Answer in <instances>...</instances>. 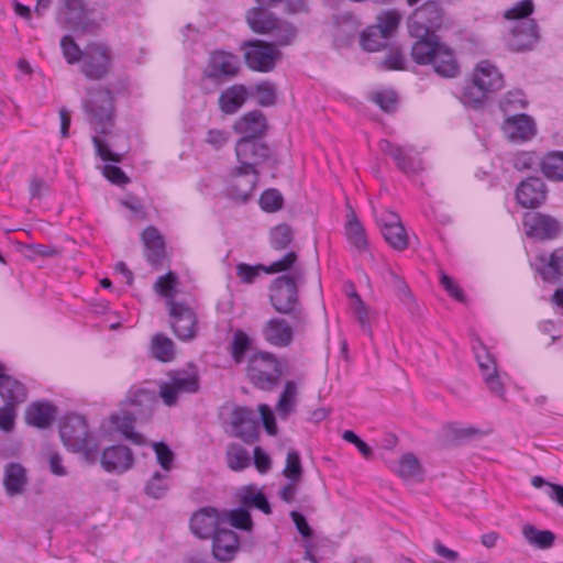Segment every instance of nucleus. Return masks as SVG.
Here are the masks:
<instances>
[{
  "mask_svg": "<svg viewBox=\"0 0 563 563\" xmlns=\"http://www.w3.org/2000/svg\"><path fill=\"white\" fill-rule=\"evenodd\" d=\"M534 10L532 0H521L516 2L509 9L505 10L503 16L506 20H515L516 22L521 20H528Z\"/></svg>",
  "mask_w": 563,
  "mask_h": 563,
  "instance_id": "53",
  "label": "nucleus"
},
{
  "mask_svg": "<svg viewBox=\"0 0 563 563\" xmlns=\"http://www.w3.org/2000/svg\"><path fill=\"white\" fill-rule=\"evenodd\" d=\"M294 239V231L286 223L274 227L269 232L271 245L275 250L286 249Z\"/></svg>",
  "mask_w": 563,
  "mask_h": 563,
  "instance_id": "49",
  "label": "nucleus"
},
{
  "mask_svg": "<svg viewBox=\"0 0 563 563\" xmlns=\"http://www.w3.org/2000/svg\"><path fill=\"white\" fill-rule=\"evenodd\" d=\"M522 225L526 234L538 241L554 240L563 230V224L559 219L538 211L526 212Z\"/></svg>",
  "mask_w": 563,
  "mask_h": 563,
  "instance_id": "13",
  "label": "nucleus"
},
{
  "mask_svg": "<svg viewBox=\"0 0 563 563\" xmlns=\"http://www.w3.org/2000/svg\"><path fill=\"white\" fill-rule=\"evenodd\" d=\"M258 173L249 172L245 167H234L229 176L227 195L235 200L245 202L252 195Z\"/></svg>",
  "mask_w": 563,
  "mask_h": 563,
  "instance_id": "19",
  "label": "nucleus"
},
{
  "mask_svg": "<svg viewBox=\"0 0 563 563\" xmlns=\"http://www.w3.org/2000/svg\"><path fill=\"white\" fill-rule=\"evenodd\" d=\"M416 38L417 41L411 48V56L417 64H431L434 71L442 77L452 78L456 76L459 66L452 51L441 44L434 33Z\"/></svg>",
  "mask_w": 563,
  "mask_h": 563,
  "instance_id": "2",
  "label": "nucleus"
},
{
  "mask_svg": "<svg viewBox=\"0 0 563 563\" xmlns=\"http://www.w3.org/2000/svg\"><path fill=\"white\" fill-rule=\"evenodd\" d=\"M112 55L102 43H89L84 48V62L80 65L82 74L93 80L102 79L111 69Z\"/></svg>",
  "mask_w": 563,
  "mask_h": 563,
  "instance_id": "12",
  "label": "nucleus"
},
{
  "mask_svg": "<svg viewBox=\"0 0 563 563\" xmlns=\"http://www.w3.org/2000/svg\"><path fill=\"white\" fill-rule=\"evenodd\" d=\"M58 14L64 15L71 27H78L87 16V7L84 0H60Z\"/></svg>",
  "mask_w": 563,
  "mask_h": 563,
  "instance_id": "38",
  "label": "nucleus"
},
{
  "mask_svg": "<svg viewBox=\"0 0 563 563\" xmlns=\"http://www.w3.org/2000/svg\"><path fill=\"white\" fill-rule=\"evenodd\" d=\"M54 416L53 406L46 402H34L26 409L25 420L31 426L44 429L52 423Z\"/></svg>",
  "mask_w": 563,
  "mask_h": 563,
  "instance_id": "37",
  "label": "nucleus"
},
{
  "mask_svg": "<svg viewBox=\"0 0 563 563\" xmlns=\"http://www.w3.org/2000/svg\"><path fill=\"white\" fill-rule=\"evenodd\" d=\"M151 351L153 356L162 362H170L175 356L174 342L162 333L152 338Z\"/></svg>",
  "mask_w": 563,
  "mask_h": 563,
  "instance_id": "45",
  "label": "nucleus"
},
{
  "mask_svg": "<svg viewBox=\"0 0 563 563\" xmlns=\"http://www.w3.org/2000/svg\"><path fill=\"white\" fill-rule=\"evenodd\" d=\"M298 255L296 252L290 251L277 261L272 262L269 265L263 267V272L266 274H292L294 269L302 268L297 264Z\"/></svg>",
  "mask_w": 563,
  "mask_h": 563,
  "instance_id": "47",
  "label": "nucleus"
},
{
  "mask_svg": "<svg viewBox=\"0 0 563 563\" xmlns=\"http://www.w3.org/2000/svg\"><path fill=\"white\" fill-rule=\"evenodd\" d=\"M398 475L406 481H420L422 468L419 460L411 453L404 454L397 467Z\"/></svg>",
  "mask_w": 563,
  "mask_h": 563,
  "instance_id": "43",
  "label": "nucleus"
},
{
  "mask_svg": "<svg viewBox=\"0 0 563 563\" xmlns=\"http://www.w3.org/2000/svg\"><path fill=\"white\" fill-rule=\"evenodd\" d=\"M145 256L148 263L157 266L165 257V243L162 234L154 227L146 228L142 233Z\"/></svg>",
  "mask_w": 563,
  "mask_h": 563,
  "instance_id": "33",
  "label": "nucleus"
},
{
  "mask_svg": "<svg viewBox=\"0 0 563 563\" xmlns=\"http://www.w3.org/2000/svg\"><path fill=\"white\" fill-rule=\"evenodd\" d=\"M385 241L396 251H404L408 246V234L400 217L390 210H385L376 217Z\"/></svg>",
  "mask_w": 563,
  "mask_h": 563,
  "instance_id": "16",
  "label": "nucleus"
},
{
  "mask_svg": "<svg viewBox=\"0 0 563 563\" xmlns=\"http://www.w3.org/2000/svg\"><path fill=\"white\" fill-rule=\"evenodd\" d=\"M241 504L243 507H255L267 515L272 512L267 498L261 492L247 489L241 496Z\"/></svg>",
  "mask_w": 563,
  "mask_h": 563,
  "instance_id": "54",
  "label": "nucleus"
},
{
  "mask_svg": "<svg viewBox=\"0 0 563 563\" xmlns=\"http://www.w3.org/2000/svg\"><path fill=\"white\" fill-rule=\"evenodd\" d=\"M504 77L489 60H481L472 75V82L464 88L462 100L465 103L481 104L487 93L504 87Z\"/></svg>",
  "mask_w": 563,
  "mask_h": 563,
  "instance_id": "3",
  "label": "nucleus"
},
{
  "mask_svg": "<svg viewBox=\"0 0 563 563\" xmlns=\"http://www.w3.org/2000/svg\"><path fill=\"white\" fill-rule=\"evenodd\" d=\"M227 526V518L211 507H203L196 511L190 519V529L200 539L212 537L219 528Z\"/></svg>",
  "mask_w": 563,
  "mask_h": 563,
  "instance_id": "22",
  "label": "nucleus"
},
{
  "mask_svg": "<svg viewBox=\"0 0 563 563\" xmlns=\"http://www.w3.org/2000/svg\"><path fill=\"white\" fill-rule=\"evenodd\" d=\"M536 271L544 282L563 283V249H556L551 254H540L533 263ZM551 301L554 306L563 309V288H558Z\"/></svg>",
  "mask_w": 563,
  "mask_h": 563,
  "instance_id": "10",
  "label": "nucleus"
},
{
  "mask_svg": "<svg viewBox=\"0 0 563 563\" xmlns=\"http://www.w3.org/2000/svg\"><path fill=\"white\" fill-rule=\"evenodd\" d=\"M232 433L247 443L257 438L258 421L253 410L246 407H234L230 413Z\"/></svg>",
  "mask_w": 563,
  "mask_h": 563,
  "instance_id": "20",
  "label": "nucleus"
},
{
  "mask_svg": "<svg viewBox=\"0 0 563 563\" xmlns=\"http://www.w3.org/2000/svg\"><path fill=\"white\" fill-rule=\"evenodd\" d=\"M528 101L520 90L509 91L500 101V109L505 115H514L515 111L526 109Z\"/></svg>",
  "mask_w": 563,
  "mask_h": 563,
  "instance_id": "51",
  "label": "nucleus"
},
{
  "mask_svg": "<svg viewBox=\"0 0 563 563\" xmlns=\"http://www.w3.org/2000/svg\"><path fill=\"white\" fill-rule=\"evenodd\" d=\"M522 534L530 545L542 550L550 549L555 541V536L552 531L540 530L530 523L522 527Z\"/></svg>",
  "mask_w": 563,
  "mask_h": 563,
  "instance_id": "40",
  "label": "nucleus"
},
{
  "mask_svg": "<svg viewBox=\"0 0 563 563\" xmlns=\"http://www.w3.org/2000/svg\"><path fill=\"white\" fill-rule=\"evenodd\" d=\"M386 272L398 298L405 305L411 306L415 302L413 296L404 278L399 276L389 265L386 266Z\"/></svg>",
  "mask_w": 563,
  "mask_h": 563,
  "instance_id": "52",
  "label": "nucleus"
},
{
  "mask_svg": "<svg viewBox=\"0 0 563 563\" xmlns=\"http://www.w3.org/2000/svg\"><path fill=\"white\" fill-rule=\"evenodd\" d=\"M283 196L277 189H267L260 198L262 209L268 212L279 210L283 207Z\"/></svg>",
  "mask_w": 563,
  "mask_h": 563,
  "instance_id": "59",
  "label": "nucleus"
},
{
  "mask_svg": "<svg viewBox=\"0 0 563 563\" xmlns=\"http://www.w3.org/2000/svg\"><path fill=\"white\" fill-rule=\"evenodd\" d=\"M59 434L63 443L68 449L85 453L87 459L96 454L98 449L97 441L89 432L82 416H66L59 427Z\"/></svg>",
  "mask_w": 563,
  "mask_h": 563,
  "instance_id": "6",
  "label": "nucleus"
},
{
  "mask_svg": "<svg viewBox=\"0 0 563 563\" xmlns=\"http://www.w3.org/2000/svg\"><path fill=\"white\" fill-rule=\"evenodd\" d=\"M541 170L547 178L563 180V152H551L543 156Z\"/></svg>",
  "mask_w": 563,
  "mask_h": 563,
  "instance_id": "42",
  "label": "nucleus"
},
{
  "mask_svg": "<svg viewBox=\"0 0 563 563\" xmlns=\"http://www.w3.org/2000/svg\"><path fill=\"white\" fill-rule=\"evenodd\" d=\"M443 24V11L438 2L430 1L418 8L408 19L409 33L421 37L435 33Z\"/></svg>",
  "mask_w": 563,
  "mask_h": 563,
  "instance_id": "11",
  "label": "nucleus"
},
{
  "mask_svg": "<svg viewBox=\"0 0 563 563\" xmlns=\"http://www.w3.org/2000/svg\"><path fill=\"white\" fill-rule=\"evenodd\" d=\"M239 70V57L230 52L218 49L210 54L203 75L209 79L223 81L235 77Z\"/></svg>",
  "mask_w": 563,
  "mask_h": 563,
  "instance_id": "14",
  "label": "nucleus"
},
{
  "mask_svg": "<svg viewBox=\"0 0 563 563\" xmlns=\"http://www.w3.org/2000/svg\"><path fill=\"white\" fill-rule=\"evenodd\" d=\"M264 339L272 345L278 347L288 346L294 339L292 327L282 318L268 320L262 330Z\"/></svg>",
  "mask_w": 563,
  "mask_h": 563,
  "instance_id": "29",
  "label": "nucleus"
},
{
  "mask_svg": "<svg viewBox=\"0 0 563 563\" xmlns=\"http://www.w3.org/2000/svg\"><path fill=\"white\" fill-rule=\"evenodd\" d=\"M280 376V363L273 354L260 352L250 357L247 377L257 388L272 390L277 386Z\"/></svg>",
  "mask_w": 563,
  "mask_h": 563,
  "instance_id": "7",
  "label": "nucleus"
},
{
  "mask_svg": "<svg viewBox=\"0 0 563 563\" xmlns=\"http://www.w3.org/2000/svg\"><path fill=\"white\" fill-rule=\"evenodd\" d=\"M152 448L156 455V461L161 465L163 472L169 474L173 463L175 460V454L170 450V448L164 442H153Z\"/></svg>",
  "mask_w": 563,
  "mask_h": 563,
  "instance_id": "55",
  "label": "nucleus"
},
{
  "mask_svg": "<svg viewBox=\"0 0 563 563\" xmlns=\"http://www.w3.org/2000/svg\"><path fill=\"white\" fill-rule=\"evenodd\" d=\"M249 91L243 85L227 88L219 97V108L225 114L236 113L245 103Z\"/></svg>",
  "mask_w": 563,
  "mask_h": 563,
  "instance_id": "35",
  "label": "nucleus"
},
{
  "mask_svg": "<svg viewBox=\"0 0 563 563\" xmlns=\"http://www.w3.org/2000/svg\"><path fill=\"white\" fill-rule=\"evenodd\" d=\"M177 286L178 276L173 272H168L157 278L154 284V290L167 300V305L170 308V303L176 302L174 298L177 291Z\"/></svg>",
  "mask_w": 563,
  "mask_h": 563,
  "instance_id": "44",
  "label": "nucleus"
},
{
  "mask_svg": "<svg viewBox=\"0 0 563 563\" xmlns=\"http://www.w3.org/2000/svg\"><path fill=\"white\" fill-rule=\"evenodd\" d=\"M169 314L172 317L170 325L179 340L187 341L196 336L197 317L189 307L184 303L172 302Z\"/></svg>",
  "mask_w": 563,
  "mask_h": 563,
  "instance_id": "21",
  "label": "nucleus"
},
{
  "mask_svg": "<svg viewBox=\"0 0 563 563\" xmlns=\"http://www.w3.org/2000/svg\"><path fill=\"white\" fill-rule=\"evenodd\" d=\"M251 346V339L243 331H236L232 340V357L236 363L244 360L245 353Z\"/></svg>",
  "mask_w": 563,
  "mask_h": 563,
  "instance_id": "57",
  "label": "nucleus"
},
{
  "mask_svg": "<svg viewBox=\"0 0 563 563\" xmlns=\"http://www.w3.org/2000/svg\"><path fill=\"white\" fill-rule=\"evenodd\" d=\"M0 396L5 404L19 405L26 399V389L22 383L7 374L0 363Z\"/></svg>",
  "mask_w": 563,
  "mask_h": 563,
  "instance_id": "32",
  "label": "nucleus"
},
{
  "mask_svg": "<svg viewBox=\"0 0 563 563\" xmlns=\"http://www.w3.org/2000/svg\"><path fill=\"white\" fill-rule=\"evenodd\" d=\"M547 197L545 185L538 177H530L517 187V201L525 208H536L542 205Z\"/></svg>",
  "mask_w": 563,
  "mask_h": 563,
  "instance_id": "27",
  "label": "nucleus"
},
{
  "mask_svg": "<svg viewBox=\"0 0 563 563\" xmlns=\"http://www.w3.org/2000/svg\"><path fill=\"white\" fill-rule=\"evenodd\" d=\"M126 402L130 405L131 411L140 419L147 418L152 415L156 405V395L147 389H133L130 390Z\"/></svg>",
  "mask_w": 563,
  "mask_h": 563,
  "instance_id": "34",
  "label": "nucleus"
},
{
  "mask_svg": "<svg viewBox=\"0 0 563 563\" xmlns=\"http://www.w3.org/2000/svg\"><path fill=\"white\" fill-rule=\"evenodd\" d=\"M260 5H274L278 2H285L286 12L289 14L308 13V0H256Z\"/></svg>",
  "mask_w": 563,
  "mask_h": 563,
  "instance_id": "60",
  "label": "nucleus"
},
{
  "mask_svg": "<svg viewBox=\"0 0 563 563\" xmlns=\"http://www.w3.org/2000/svg\"><path fill=\"white\" fill-rule=\"evenodd\" d=\"M401 15L395 10H387L377 16V23L369 26V35L380 33L388 38L400 23Z\"/></svg>",
  "mask_w": 563,
  "mask_h": 563,
  "instance_id": "41",
  "label": "nucleus"
},
{
  "mask_svg": "<svg viewBox=\"0 0 563 563\" xmlns=\"http://www.w3.org/2000/svg\"><path fill=\"white\" fill-rule=\"evenodd\" d=\"M386 44L387 38L380 33L369 35V27H367V30L364 31L361 35V45L366 51L377 52L380 48L385 47Z\"/></svg>",
  "mask_w": 563,
  "mask_h": 563,
  "instance_id": "61",
  "label": "nucleus"
},
{
  "mask_svg": "<svg viewBox=\"0 0 563 563\" xmlns=\"http://www.w3.org/2000/svg\"><path fill=\"white\" fill-rule=\"evenodd\" d=\"M379 148L383 153L391 156L398 168L406 174L417 173L422 169V161L418 152L411 146L402 147L387 140H382Z\"/></svg>",
  "mask_w": 563,
  "mask_h": 563,
  "instance_id": "23",
  "label": "nucleus"
},
{
  "mask_svg": "<svg viewBox=\"0 0 563 563\" xmlns=\"http://www.w3.org/2000/svg\"><path fill=\"white\" fill-rule=\"evenodd\" d=\"M200 388V377L196 366L170 373L169 380L159 387V397L168 406H175L181 395L195 394Z\"/></svg>",
  "mask_w": 563,
  "mask_h": 563,
  "instance_id": "8",
  "label": "nucleus"
},
{
  "mask_svg": "<svg viewBox=\"0 0 563 563\" xmlns=\"http://www.w3.org/2000/svg\"><path fill=\"white\" fill-rule=\"evenodd\" d=\"M84 107L92 129L100 134H108L113 126L114 117L111 91L101 87L91 88Z\"/></svg>",
  "mask_w": 563,
  "mask_h": 563,
  "instance_id": "5",
  "label": "nucleus"
},
{
  "mask_svg": "<svg viewBox=\"0 0 563 563\" xmlns=\"http://www.w3.org/2000/svg\"><path fill=\"white\" fill-rule=\"evenodd\" d=\"M228 466L233 471H241L251 465L249 451L240 444H230L227 449Z\"/></svg>",
  "mask_w": 563,
  "mask_h": 563,
  "instance_id": "46",
  "label": "nucleus"
},
{
  "mask_svg": "<svg viewBox=\"0 0 563 563\" xmlns=\"http://www.w3.org/2000/svg\"><path fill=\"white\" fill-rule=\"evenodd\" d=\"M284 475L294 483H298L302 475L300 455L296 451H289L286 457Z\"/></svg>",
  "mask_w": 563,
  "mask_h": 563,
  "instance_id": "58",
  "label": "nucleus"
},
{
  "mask_svg": "<svg viewBox=\"0 0 563 563\" xmlns=\"http://www.w3.org/2000/svg\"><path fill=\"white\" fill-rule=\"evenodd\" d=\"M169 474L155 472L144 487L147 496L159 499L163 498L168 490Z\"/></svg>",
  "mask_w": 563,
  "mask_h": 563,
  "instance_id": "48",
  "label": "nucleus"
},
{
  "mask_svg": "<svg viewBox=\"0 0 563 563\" xmlns=\"http://www.w3.org/2000/svg\"><path fill=\"white\" fill-rule=\"evenodd\" d=\"M297 394L298 388L296 383L292 380L286 382L276 405V412L280 419L286 420L295 411Z\"/></svg>",
  "mask_w": 563,
  "mask_h": 563,
  "instance_id": "39",
  "label": "nucleus"
},
{
  "mask_svg": "<svg viewBox=\"0 0 563 563\" xmlns=\"http://www.w3.org/2000/svg\"><path fill=\"white\" fill-rule=\"evenodd\" d=\"M473 351L486 386L492 393L503 397L505 388L500 380L495 358L479 341L477 345H473Z\"/></svg>",
  "mask_w": 563,
  "mask_h": 563,
  "instance_id": "17",
  "label": "nucleus"
},
{
  "mask_svg": "<svg viewBox=\"0 0 563 563\" xmlns=\"http://www.w3.org/2000/svg\"><path fill=\"white\" fill-rule=\"evenodd\" d=\"M345 234L349 243L360 253L364 254L368 251V241L365 230L357 220L354 210L349 207L346 214Z\"/></svg>",
  "mask_w": 563,
  "mask_h": 563,
  "instance_id": "36",
  "label": "nucleus"
},
{
  "mask_svg": "<svg viewBox=\"0 0 563 563\" xmlns=\"http://www.w3.org/2000/svg\"><path fill=\"white\" fill-rule=\"evenodd\" d=\"M60 47L67 63L75 64L78 62H84V49H80L71 36H63L60 40Z\"/></svg>",
  "mask_w": 563,
  "mask_h": 563,
  "instance_id": "56",
  "label": "nucleus"
},
{
  "mask_svg": "<svg viewBox=\"0 0 563 563\" xmlns=\"http://www.w3.org/2000/svg\"><path fill=\"white\" fill-rule=\"evenodd\" d=\"M2 484L7 496H21L29 485L27 470L18 462H10L3 466Z\"/></svg>",
  "mask_w": 563,
  "mask_h": 563,
  "instance_id": "26",
  "label": "nucleus"
},
{
  "mask_svg": "<svg viewBox=\"0 0 563 563\" xmlns=\"http://www.w3.org/2000/svg\"><path fill=\"white\" fill-rule=\"evenodd\" d=\"M220 515L227 518V527L231 526L246 531H250L253 527L250 511L245 508H238L228 512L223 511Z\"/></svg>",
  "mask_w": 563,
  "mask_h": 563,
  "instance_id": "50",
  "label": "nucleus"
},
{
  "mask_svg": "<svg viewBox=\"0 0 563 563\" xmlns=\"http://www.w3.org/2000/svg\"><path fill=\"white\" fill-rule=\"evenodd\" d=\"M351 297L355 300L354 302V313L356 316V319L358 320L362 329L366 331L369 335L372 334L371 328H369V319H368V310L361 297L353 291L351 294Z\"/></svg>",
  "mask_w": 563,
  "mask_h": 563,
  "instance_id": "63",
  "label": "nucleus"
},
{
  "mask_svg": "<svg viewBox=\"0 0 563 563\" xmlns=\"http://www.w3.org/2000/svg\"><path fill=\"white\" fill-rule=\"evenodd\" d=\"M303 280V269L296 268L292 274L278 276L269 286V301L273 308L279 313L290 314L295 328L305 324L307 321V314L300 306L298 296V286Z\"/></svg>",
  "mask_w": 563,
  "mask_h": 563,
  "instance_id": "1",
  "label": "nucleus"
},
{
  "mask_svg": "<svg viewBox=\"0 0 563 563\" xmlns=\"http://www.w3.org/2000/svg\"><path fill=\"white\" fill-rule=\"evenodd\" d=\"M230 141V132L220 129H210L205 137V142L214 150H220Z\"/></svg>",
  "mask_w": 563,
  "mask_h": 563,
  "instance_id": "64",
  "label": "nucleus"
},
{
  "mask_svg": "<svg viewBox=\"0 0 563 563\" xmlns=\"http://www.w3.org/2000/svg\"><path fill=\"white\" fill-rule=\"evenodd\" d=\"M134 464L132 451L124 445H112L103 450L101 465L109 473L122 474Z\"/></svg>",
  "mask_w": 563,
  "mask_h": 563,
  "instance_id": "24",
  "label": "nucleus"
},
{
  "mask_svg": "<svg viewBox=\"0 0 563 563\" xmlns=\"http://www.w3.org/2000/svg\"><path fill=\"white\" fill-rule=\"evenodd\" d=\"M257 102L263 107L273 106L276 101L275 86L268 81H263L256 86Z\"/></svg>",
  "mask_w": 563,
  "mask_h": 563,
  "instance_id": "62",
  "label": "nucleus"
},
{
  "mask_svg": "<svg viewBox=\"0 0 563 563\" xmlns=\"http://www.w3.org/2000/svg\"><path fill=\"white\" fill-rule=\"evenodd\" d=\"M246 65L256 71L268 73L282 58L280 51L273 43L254 40L242 44Z\"/></svg>",
  "mask_w": 563,
  "mask_h": 563,
  "instance_id": "9",
  "label": "nucleus"
},
{
  "mask_svg": "<svg viewBox=\"0 0 563 563\" xmlns=\"http://www.w3.org/2000/svg\"><path fill=\"white\" fill-rule=\"evenodd\" d=\"M133 411H124L121 415L114 413L109 418L110 426L113 430L118 431L124 439L136 445L145 443L144 437L134 431V422L139 419Z\"/></svg>",
  "mask_w": 563,
  "mask_h": 563,
  "instance_id": "31",
  "label": "nucleus"
},
{
  "mask_svg": "<svg viewBox=\"0 0 563 563\" xmlns=\"http://www.w3.org/2000/svg\"><path fill=\"white\" fill-rule=\"evenodd\" d=\"M503 132L511 141H526L534 135L536 124L527 114H514L504 121Z\"/></svg>",
  "mask_w": 563,
  "mask_h": 563,
  "instance_id": "28",
  "label": "nucleus"
},
{
  "mask_svg": "<svg viewBox=\"0 0 563 563\" xmlns=\"http://www.w3.org/2000/svg\"><path fill=\"white\" fill-rule=\"evenodd\" d=\"M246 21L254 32L269 34L276 47L290 45L297 35V30L291 23L275 18L263 8L250 10Z\"/></svg>",
  "mask_w": 563,
  "mask_h": 563,
  "instance_id": "4",
  "label": "nucleus"
},
{
  "mask_svg": "<svg viewBox=\"0 0 563 563\" xmlns=\"http://www.w3.org/2000/svg\"><path fill=\"white\" fill-rule=\"evenodd\" d=\"M267 129V123L264 114L258 110H253L241 117L233 125V130L243 134L242 137H252L260 140Z\"/></svg>",
  "mask_w": 563,
  "mask_h": 563,
  "instance_id": "30",
  "label": "nucleus"
},
{
  "mask_svg": "<svg viewBox=\"0 0 563 563\" xmlns=\"http://www.w3.org/2000/svg\"><path fill=\"white\" fill-rule=\"evenodd\" d=\"M235 155L241 167L258 173L256 166L271 156V148L260 140L241 137L235 145Z\"/></svg>",
  "mask_w": 563,
  "mask_h": 563,
  "instance_id": "15",
  "label": "nucleus"
},
{
  "mask_svg": "<svg viewBox=\"0 0 563 563\" xmlns=\"http://www.w3.org/2000/svg\"><path fill=\"white\" fill-rule=\"evenodd\" d=\"M212 554L220 562H230L239 551V538L236 533L222 526L212 536Z\"/></svg>",
  "mask_w": 563,
  "mask_h": 563,
  "instance_id": "25",
  "label": "nucleus"
},
{
  "mask_svg": "<svg viewBox=\"0 0 563 563\" xmlns=\"http://www.w3.org/2000/svg\"><path fill=\"white\" fill-rule=\"evenodd\" d=\"M540 38L539 27L534 20H521L510 30L507 43L511 51L523 52L532 49Z\"/></svg>",
  "mask_w": 563,
  "mask_h": 563,
  "instance_id": "18",
  "label": "nucleus"
}]
</instances>
